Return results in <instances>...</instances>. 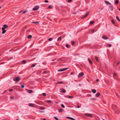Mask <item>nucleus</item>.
<instances>
[{
    "instance_id": "nucleus-1",
    "label": "nucleus",
    "mask_w": 120,
    "mask_h": 120,
    "mask_svg": "<svg viewBox=\"0 0 120 120\" xmlns=\"http://www.w3.org/2000/svg\"><path fill=\"white\" fill-rule=\"evenodd\" d=\"M21 79V78L19 77H15L13 79V80L16 82L19 81Z\"/></svg>"
},
{
    "instance_id": "nucleus-2",
    "label": "nucleus",
    "mask_w": 120,
    "mask_h": 120,
    "mask_svg": "<svg viewBox=\"0 0 120 120\" xmlns=\"http://www.w3.org/2000/svg\"><path fill=\"white\" fill-rule=\"evenodd\" d=\"M39 8L38 6H36L33 8V10L34 11L37 10L39 9Z\"/></svg>"
},
{
    "instance_id": "nucleus-3",
    "label": "nucleus",
    "mask_w": 120,
    "mask_h": 120,
    "mask_svg": "<svg viewBox=\"0 0 120 120\" xmlns=\"http://www.w3.org/2000/svg\"><path fill=\"white\" fill-rule=\"evenodd\" d=\"M89 14V12H87L86 14L84 16H82V19H83L86 17Z\"/></svg>"
},
{
    "instance_id": "nucleus-4",
    "label": "nucleus",
    "mask_w": 120,
    "mask_h": 120,
    "mask_svg": "<svg viewBox=\"0 0 120 120\" xmlns=\"http://www.w3.org/2000/svg\"><path fill=\"white\" fill-rule=\"evenodd\" d=\"M68 68H63L62 69H59L58 70V71H64L67 69H68Z\"/></svg>"
},
{
    "instance_id": "nucleus-5",
    "label": "nucleus",
    "mask_w": 120,
    "mask_h": 120,
    "mask_svg": "<svg viewBox=\"0 0 120 120\" xmlns=\"http://www.w3.org/2000/svg\"><path fill=\"white\" fill-rule=\"evenodd\" d=\"M85 115L86 116L88 117H93L92 115L91 114L86 113Z\"/></svg>"
},
{
    "instance_id": "nucleus-6",
    "label": "nucleus",
    "mask_w": 120,
    "mask_h": 120,
    "mask_svg": "<svg viewBox=\"0 0 120 120\" xmlns=\"http://www.w3.org/2000/svg\"><path fill=\"white\" fill-rule=\"evenodd\" d=\"M35 105L33 103H29L28 104L29 106L32 107H34Z\"/></svg>"
},
{
    "instance_id": "nucleus-7",
    "label": "nucleus",
    "mask_w": 120,
    "mask_h": 120,
    "mask_svg": "<svg viewBox=\"0 0 120 120\" xmlns=\"http://www.w3.org/2000/svg\"><path fill=\"white\" fill-rule=\"evenodd\" d=\"M2 34H4L6 32V30H5V29L2 28Z\"/></svg>"
},
{
    "instance_id": "nucleus-8",
    "label": "nucleus",
    "mask_w": 120,
    "mask_h": 120,
    "mask_svg": "<svg viewBox=\"0 0 120 120\" xmlns=\"http://www.w3.org/2000/svg\"><path fill=\"white\" fill-rule=\"evenodd\" d=\"M88 60L90 64L91 65L93 64V62L89 58H88Z\"/></svg>"
},
{
    "instance_id": "nucleus-9",
    "label": "nucleus",
    "mask_w": 120,
    "mask_h": 120,
    "mask_svg": "<svg viewBox=\"0 0 120 120\" xmlns=\"http://www.w3.org/2000/svg\"><path fill=\"white\" fill-rule=\"evenodd\" d=\"M102 38L105 40L107 39H108V37L105 35H103L102 37Z\"/></svg>"
},
{
    "instance_id": "nucleus-10",
    "label": "nucleus",
    "mask_w": 120,
    "mask_h": 120,
    "mask_svg": "<svg viewBox=\"0 0 120 120\" xmlns=\"http://www.w3.org/2000/svg\"><path fill=\"white\" fill-rule=\"evenodd\" d=\"M8 26L6 24H4L3 25V27H2V28H4V29H5V28H7L8 27Z\"/></svg>"
},
{
    "instance_id": "nucleus-11",
    "label": "nucleus",
    "mask_w": 120,
    "mask_h": 120,
    "mask_svg": "<svg viewBox=\"0 0 120 120\" xmlns=\"http://www.w3.org/2000/svg\"><path fill=\"white\" fill-rule=\"evenodd\" d=\"M49 72L48 71H43L42 73V74H47L48 73H49Z\"/></svg>"
},
{
    "instance_id": "nucleus-12",
    "label": "nucleus",
    "mask_w": 120,
    "mask_h": 120,
    "mask_svg": "<svg viewBox=\"0 0 120 120\" xmlns=\"http://www.w3.org/2000/svg\"><path fill=\"white\" fill-rule=\"evenodd\" d=\"M105 2L108 5H111V4L109 2L106 0H105Z\"/></svg>"
},
{
    "instance_id": "nucleus-13",
    "label": "nucleus",
    "mask_w": 120,
    "mask_h": 120,
    "mask_svg": "<svg viewBox=\"0 0 120 120\" xmlns=\"http://www.w3.org/2000/svg\"><path fill=\"white\" fill-rule=\"evenodd\" d=\"M109 8H110V10L111 11H112L113 10V7L112 5H110V6Z\"/></svg>"
},
{
    "instance_id": "nucleus-14",
    "label": "nucleus",
    "mask_w": 120,
    "mask_h": 120,
    "mask_svg": "<svg viewBox=\"0 0 120 120\" xmlns=\"http://www.w3.org/2000/svg\"><path fill=\"white\" fill-rule=\"evenodd\" d=\"M66 118H68V119H71L72 120H75L74 119V118H73L72 117H66Z\"/></svg>"
},
{
    "instance_id": "nucleus-15",
    "label": "nucleus",
    "mask_w": 120,
    "mask_h": 120,
    "mask_svg": "<svg viewBox=\"0 0 120 120\" xmlns=\"http://www.w3.org/2000/svg\"><path fill=\"white\" fill-rule=\"evenodd\" d=\"M61 91L64 93H65V90L63 89H61Z\"/></svg>"
},
{
    "instance_id": "nucleus-16",
    "label": "nucleus",
    "mask_w": 120,
    "mask_h": 120,
    "mask_svg": "<svg viewBox=\"0 0 120 120\" xmlns=\"http://www.w3.org/2000/svg\"><path fill=\"white\" fill-rule=\"evenodd\" d=\"M32 36L31 35H29L27 37V38L28 39H30L32 38Z\"/></svg>"
},
{
    "instance_id": "nucleus-17",
    "label": "nucleus",
    "mask_w": 120,
    "mask_h": 120,
    "mask_svg": "<svg viewBox=\"0 0 120 120\" xmlns=\"http://www.w3.org/2000/svg\"><path fill=\"white\" fill-rule=\"evenodd\" d=\"M39 22H33L32 23H33L36 24H39Z\"/></svg>"
},
{
    "instance_id": "nucleus-18",
    "label": "nucleus",
    "mask_w": 120,
    "mask_h": 120,
    "mask_svg": "<svg viewBox=\"0 0 120 120\" xmlns=\"http://www.w3.org/2000/svg\"><path fill=\"white\" fill-rule=\"evenodd\" d=\"M100 94L99 93H98L96 94L95 96L96 97H98L99 96Z\"/></svg>"
},
{
    "instance_id": "nucleus-19",
    "label": "nucleus",
    "mask_w": 120,
    "mask_h": 120,
    "mask_svg": "<svg viewBox=\"0 0 120 120\" xmlns=\"http://www.w3.org/2000/svg\"><path fill=\"white\" fill-rule=\"evenodd\" d=\"M92 91L94 93H95L96 92V90L95 89H93L92 90Z\"/></svg>"
},
{
    "instance_id": "nucleus-20",
    "label": "nucleus",
    "mask_w": 120,
    "mask_h": 120,
    "mask_svg": "<svg viewBox=\"0 0 120 120\" xmlns=\"http://www.w3.org/2000/svg\"><path fill=\"white\" fill-rule=\"evenodd\" d=\"M61 37H59L58 38L57 41H60L61 40Z\"/></svg>"
},
{
    "instance_id": "nucleus-21",
    "label": "nucleus",
    "mask_w": 120,
    "mask_h": 120,
    "mask_svg": "<svg viewBox=\"0 0 120 120\" xmlns=\"http://www.w3.org/2000/svg\"><path fill=\"white\" fill-rule=\"evenodd\" d=\"M63 111V109H59L58 111L59 112H61Z\"/></svg>"
},
{
    "instance_id": "nucleus-22",
    "label": "nucleus",
    "mask_w": 120,
    "mask_h": 120,
    "mask_svg": "<svg viewBox=\"0 0 120 120\" xmlns=\"http://www.w3.org/2000/svg\"><path fill=\"white\" fill-rule=\"evenodd\" d=\"M95 60H96V61L97 62H98V58L97 57V56H95Z\"/></svg>"
},
{
    "instance_id": "nucleus-23",
    "label": "nucleus",
    "mask_w": 120,
    "mask_h": 120,
    "mask_svg": "<svg viewBox=\"0 0 120 120\" xmlns=\"http://www.w3.org/2000/svg\"><path fill=\"white\" fill-rule=\"evenodd\" d=\"M71 43L73 45H74L75 44V42L74 41H72L71 42Z\"/></svg>"
},
{
    "instance_id": "nucleus-24",
    "label": "nucleus",
    "mask_w": 120,
    "mask_h": 120,
    "mask_svg": "<svg viewBox=\"0 0 120 120\" xmlns=\"http://www.w3.org/2000/svg\"><path fill=\"white\" fill-rule=\"evenodd\" d=\"M94 22L93 21H91L90 23V24L92 25L94 23Z\"/></svg>"
},
{
    "instance_id": "nucleus-25",
    "label": "nucleus",
    "mask_w": 120,
    "mask_h": 120,
    "mask_svg": "<svg viewBox=\"0 0 120 120\" xmlns=\"http://www.w3.org/2000/svg\"><path fill=\"white\" fill-rule=\"evenodd\" d=\"M84 73L83 72H81L78 75H84Z\"/></svg>"
},
{
    "instance_id": "nucleus-26",
    "label": "nucleus",
    "mask_w": 120,
    "mask_h": 120,
    "mask_svg": "<svg viewBox=\"0 0 120 120\" xmlns=\"http://www.w3.org/2000/svg\"><path fill=\"white\" fill-rule=\"evenodd\" d=\"M111 22H112V23L113 24H114L115 23V22L114 21V20H113V19H112V20H111Z\"/></svg>"
},
{
    "instance_id": "nucleus-27",
    "label": "nucleus",
    "mask_w": 120,
    "mask_h": 120,
    "mask_svg": "<svg viewBox=\"0 0 120 120\" xmlns=\"http://www.w3.org/2000/svg\"><path fill=\"white\" fill-rule=\"evenodd\" d=\"M22 63L23 64H24L26 63V61L24 60L22 61Z\"/></svg>"
},
{
    "instance_id": "nucleus-28",
    "label": "nucleus",
    "mask_w": 120,
    "mask_h": 120,
    "mask_svg": "<svg viewBox=\"0 0 120 120\" xmlns=\"http://www.w3.org/2000/svg\"><path fill=\"white\" fill-rule=\"evenodd\" d=\"M41 72L40 71H39L37 72V74L41 75Z\"/></svg>"
},
{
    "instance_id": "nucleus-29",
    "label": "nucleus",
    "mask_w": 120,
    "mask_h": 120,
    "mask_svg": "<svg viewBox=\"0 0 120 120\" xmlns=\"http://www.w3.org/2000/svg\"><path fill=\"white\" fill-rule=\"evenodd\" d=\"M115 3L116 4H118L119 3V1L118 0H116L115 2Z\"/></svg>"
},
{
    "instance_id": "nucleus-30",
    "label": "nucleus",
    "mask_w": 120,
    "mask_h": 120,
    "mask_svg": "<svg viewBox=\"0 0 120 120\" xmlns=\"http://www.w3.org/2000/svg\"><path fill=\"white\" fill-rule=\"evenodd\" d=\"M45 109V108L44 107H41L39 108V109L41 110H43L44 109Z\"/></svg>"
},
{
    "instance_id": "nucleus-31",
    "label": "nucleus",
    "mask_w": 120,
    "mask_h": 120,
    "mask_svg": "<svg viewBox=\"0 0 120 120\" xmlns=\"http://www.w3.org/2000/svg\"><path fill=\"white\" fill-rule=\"evenodd\" d=\"M116 19H117L119 21H120V19H119V17L117 16H116Z\"/></svg>"
},
{
    "instance_id": "nucleus-32",
    "label": "nucleus",
    "mask_w": 120,
    "mask_h": 120,
    "mask_svg": "<svg viewBox=\"0 0 120 120\" xmlns=\"http://www.w3.org/2000/svg\"><path fill=\"white\" fill-rule=\"evenodd\" d=\"M33 91L31 90H30L28 91V92L30 93H32Z\"/></svg>"
},
{
    "instance_id": "nucleus-33",
    "label": "nucleus",
    "mask_w": 120,
    "mask_h": 120,
    "mask_svg": "<svg viewBox=\"0 0 120 120\" xmlns=\"http://www.w3.org/2000/svg\"><path fill=\"white\" fill-rule=\"evenodd\" d=\"M36 66V64H33L31 66V67H34Z\"/></svg>"
},
{
    "instance_id": "nucleus-34",
    "label": "nucleus",
    "mask_w": 120,
    "mask_h": 120,
    "mask_svg": "<svg viewBox=\"0 0 120 120\" xmlns=\"http://www.w3.org/2000/svg\"><path fill=\"white\" fill-rule=\"evenodd\" d=\"M66 47L67 48H69V46L68 44H67L66 45Z\"/></svg>"
},
{
    "instance_id": "nucleus-35",
    "label": "nucleus",
    "mask_w": 120,
    "mask_h": 120,
    "mask_svg": "<svg viewBox=\"0 0 120 120\" xmlns=\"http://www.w3.org/2000/svg\"><path fill=\"white\" fill-rule=\"evenodd\" d=\"M63 83V82H57V84H62Z\"/></svg>"
},
{
    "instance_id": "nucleus-36",
    "label": "nucleus",
    "mask_w": 120,
    "mask_h": 120,
    "mask_svg": "<svg viewBox=\"0 0 120 120\" xmlns=\"http://www.w3.org/2000/svg\"><path fill=\"white\" fill-rule=\"evenodd\" d=\"M27 10H25V11H24L23 12L22 14L25 13H26L27 12Z\"/></svg>"
},
{
    "instance_id": "nucleus-37",
    "label": "nucleus",
    "mask_w": 120,
    "mask_h": 120,
    "mask_svg": "<svg viewBox=\"0 0 120 120\" xmlns=\"http://www.w3.org/2000/svg\"><path fill=\"white\" fill-rule=\"evenodd\" d=\"M42 94L43 96H46V94L45 93H42Z\"/></svg>"
},
{
    "instance_id": "nucleus-38",
    "label": "nucleus",
    "mask_w": 120,
    "mask_h": 120,
    "mask_svg": "<svg viewBox=\"0 0 120 120\" xmlns=\"http://www.w3.org/2000/svg\"><path fill=\"white\" fill-rule=\"evenodd\" d=\"M52 38H50L48 39V40L49 41H51L52 40Z\"/></svg>"
},
{
    "instance_id": "nucleus-39",
    "label": "nucleus",
    "mask_w": 120,
    "mask_h": 120,
    "mask_svg": "<svg viewBox=\"0 0 120 120\" xmlns=\"http://www.w3.org/2000/svg\"><path fill=\"white\" fill-rule=\"evenodd\" d=\"M107 45L109 46V47H110L111 46V44H107Z\"/></svg>"
},
{
    "instance_id": "nucleus-40",
    "label": "nucleus",
    "mask_w": 120,
    "mask_h": 120,
    "mask_svg": "<svg viewBox=\"0 0 120 120\" xmlns=\"http://www.w3.org/2000/svg\"><path fill=\"white\" fill-rule=\"evenodd\" d=\"M61 107L63 108H65V106L63 104H62L61 105Z\"/></svg>"
},
{
    "instance_id": "nucleus-41",
    "label": "nucleus",
    "mask_w": 120,
    "mask_h": 120,
    "mask_svg": "<svg viewBox=\"0 0 120 120\" xmlns=\"http://www.w3.org/2000/svg\"><path fill=\"white\" fill-rule=\"evenodd\" d=\"M68 97L70 98H73V96H68Z\"/></svg>"
},
{
    "instance_id": "nucleus-42",
    "label": "nucleus",
    "mask_w": 120,
    "mask_h": 120,
    "mask_svg": "<svg viewBox=\"0 0 120 120\" xmlns=\"http://www.w3.org/2000/svg\"><path fill=\"white\" fill-rule=\"evenodd\" d=\"M46 102L48 103H51V101L50 100H47L46 101Z\"/></svg>"
},
{
    "instance_id": "nucleus-43",
    "label": "nucleus",
    "mask_w": 120,
    "mask_h": 120,
    "mask_svg": "<svg viewBox=\"0 0 120 120\" xmlns=\"http://www.w3.org/2000/svg\"><path fill=\"white\" fill-rule=\"evenodd\" d=\"M54 118L56 120H58V119L56 117H54Z\"/></svg>"
},
{
    "instance_id": "nucleus-44",
    "label": "nucleus",
    "mask_w": 120,
    "mask_h": 120,
    "mask_svg": "<svg viewBox=\"0 0 120 120\" xmlns=\"http://www.w3.org/2000/svg\"><path fill=\"white\" fill-rule=\"evenodd\" d=\"M48 8L50 9L51 8H52V6L51 5H50L48 6Z\"/></svg>"
},
{
    "instance_id": "nucleus-45",
    "label": "nucleus",
    "mask_w": 120,
    "mask_h": 120,
    "mask_svg": "<svg viewBox=\"0 0 120 120\" xmlns=\"http://www.w3.org/2000/svg\"><path fill=\"white\" fill-rule=\"evenodd\" d=\"M62 60V59L61 58H58V59L57 60L58 61H60V60Z\"/></svg>"
},
{
    "instance_id": "nucleus-46",
    "label": "nucleus",
    "mask_w": 120,
    "mask_h": 120,
    "mask_svg": "<svg viewBox=\"0 0 120 120\" xmlns=\"http://www.w3.org/2000/svg\"><path fill=\"white\" fill-rule=\"evenodd\" d=\"M72 1V0H68V2L70 3Z\"/></svg>"
},
{
    "instance_id": "nucleus-47",
    "label": "nucleus",
    "mask_w": 120,
    "mask_h": 120,
    "mask_svg": "<svg viewBox=\"0 0 120 120\" xmlns=\"http://www.w3.org/2000/svg\"><path fill=\"white\" fill-rule=\"evenodd\" d=\"M27 26H26L24 28H23V30H24L26 29L27 27Z\"/></svg>"
},
{
    "instance_id": "nucleus-48",
    "label": "nucleus",
    "mask_w": 120,
    "mask_h": 120,
    "mask_svg": "<svg viewBox=\"0 0 120 120\" xmlns=\"http://www.w3.org/2000/svg\"><path fill=\"white\" fill-rule=\"evenodd\" d=\"M120 62H118L116 64V66H118V65L120 64Z\"/></svg>"
},
{
    "instance_id": "nucleus-49",
    "label": "nucleus",
    "mask_w": 120,
    "mask_h": 120,
    "mask_svg": "<svg viewBox=\"0 0 120 120\" xmlns=\"http://www.w3.org/2000/svg\"><path fill=\"white\" fill-rule=\"evenodd\" d=\"M74 74V72H72L70 73L71 75H72Z\"/></svg>"
},
{
    "instance_id": "nucleus-50",
    "label": "nucleus",
    "mask_w": 120,
    "mask_h": 120,
    "mask_svg": "<svg viewBox=\"0 0 120 120\" xmlns=\"http://www.w3.org/2000/svg\"><path fill=\"white\" fill-rule=\"evenodd\" d=\"M24 87V86L23 85H21V87L22 88H23Z\"/></svg>"
},
{
    "instance_id": "nucleus-51",
    "label": "nucleus",
    "mask_w": 120,
    "mask_h": 120,
    "mask_svg": "<svg viewBox=\"0 0 120 120\" xmlns=\"http://www.w3.org/2000/svg\"><path fill=\"white\" fill-rule=\"evenodd\" d=\"M10 98L11 99H13L14 98V97L13 96H11L10 97Z\"/></svg>"
},
{
    "instance_id": "nucleus-52",
    "label": "nucleus",
    "mask_w": 120,
    "mask_h": 120,
    "mask_svg": "<svg viewBox=\"0 0 120 120\" xmlns=\"http://www.w3.org/2000/svg\"><path fill=\"white\" fill-rule=\"evenodd\" d=\"M46 3H48V1L47 0H45L44 1Z\"/></svg>"
},
{
    "instance_id": "nucleus-53",
    "label": "nucleus",
    "mask_w": 120,
    "mask_h": 120,
    "mask_svg": "<svg viewBox=\"0 0 120 120\" xmlns=\"http://www.w3.org/2000/svg\"><path fill=\"white\" fill-rule=\"evenodd\" d=\"M13 90L12 89H10L9 90V91L10 92H11Z\"/></svg>"
},
{
    "instance_id": "nucleus-54",
    "label": "nucleus",
    "mask_w": 120,
    "mask_h": 120,
    "mask_svg": "<svg viewBox=\"0 0 120 120\" xmlns=\"http://www.w3.org/2000/svg\"><path fill=\"white\" fill-rule=\"evenodd\" d=\"M82 75H78V78H79L82 77Z\"/></svg>"
},
{
    "instance_id": "nucleus-55",
    "label": "nucleus",
    "mask_w": 120,
    "mask_h": 120,
    "mask_svg": "<svg viewBox=\"0 0 120 120\" xmlns=\"http://www.w3.org/2000/svg\"><path fill=\"white\" fill-rule=\"evenodd\" d=\"M91 99L92 100H96V99H95V98H91Z\"/></svg>"
},
{
    "instance_id": "nucleus-56",
    "label": "nucleus",
    "mask_w": 120,
    "mask_h": 120,
    "mask_svg": "<svg viewBox=\"0 0 120 120\" xmlns=\"http://www.w3.org/2000/svg\"><path fill=\"white\" fill-rule=\"evenodd\" d=\"M4 63H5L4 62H1V63H0V64H4Z\"/></svg>"
},
{
    "instance_id": "nucleus-57",
    "label": "nucleus",
    "mask_w": 120,
    "mask_h": 120,
    "mask_svg": "<svg viewBox=\"0 0 120 120\" xmlns=\"http://www.w3.org/2000/svg\"><path fill=\"white\" fill-rule=\"evenodd\" d=\"M116 73H114V75H116Z\"/></svg>"
},
{
    "instance_id": "nucleus-58",
    "label": "nucleus",
    "mask_w": 120,
    "mask_h": 120,
    "mask_svg": "<svg viewBox=\"0 0 120 120\" xmlns=\"http://www.w3.org/2000/svg\"><path fill=\"white\" fill-rule=\"evenodd\" d=\"M92 32L93 33L94 31V30H92Z\"/></svg>"
},
{
    "instance_id": "nucleus-59",
    "label": "nucleus",
    "mask_w": 120,
    "mask_h": 120,
    "mask_svg": "<svg viewBox=\"0 0 120 120\" xmlns=\"http://www.w3.org/2000/svg\"><path fill=\"white\" fill-rule=\"evenodd\" d=\"M43 120H46V119H45V118H43Z\"/></svg>"
},
{
    "instance_id": "nucleus-60",
    "label": "nucleus",
    "mask_w": 120,
    "mask_h": 120,
    "mask_svg": "<svg viewBox=\"0 0 120 120\" xmlns=\"http://www.w3.org/2000/svg\"><path fill=\"white\" fill-rule=\"evenodd\" d=\"M96 81H99V80L98 79H96Z\"/></svg>"
},
{
    "instance_id": "nucleus-61",
    "label": "nucleus",
    "mask_w": 120,
    "mask_h": 120,
    "mask_svg": "<svg viewBox=\"0 0 120 120\" xmlns=\"http://www.w3.org/2000/svg\"><path fill=\"white\" fill-rule=\"evenodd\" d=\"M77 108H80V107H79V106H77Z\"/></svg>"
},
{
    "instance_id": "nucleus-62",
    "label": "nucleus",
    "mask_w": 120,
    "mask_h": 120,
    "mask_svg": "<svg viewBox=\"0 0 120 120\" xmlns=\"http://www.w3.org/2000/svg\"><path fill=\"white\" fill-rule=\"evenodd\" d=\"M7 91L6 90H5V91H4V92H7Z\"/></svg>"
},
{
    "instance_id": "nucleus-63",
    "label": "nucleus",
    "mask_w": 120,
    "mask_h": 120,
    "mask_svg": "<svg viewBox=\"0 0 120 120\" xmlns=\"http://www.w3.org/2000/svg\"><path fill=\"white\" fill-rule=\"evenodd\" d=\"M119 10L120 11V8H119Z\"/></svg>"
},
{
    "instance_id": "nucleus-64",
    "label": "nucleus",
    "mask_w": 120,
    "mask_h": 120,
    "mask_svg": "<svg viewBox=\"0 0 120 120\" xmlns=\"http://www.w3.org/2000/svg\"><path fill=\"white\" fill-rule=\"evenodd\" d=\"M1 7L0 6V9L1 8Z\"/></svg>"
}]
</instances>
